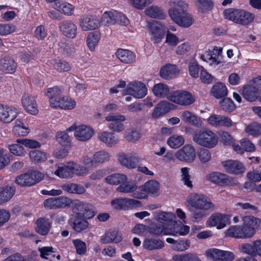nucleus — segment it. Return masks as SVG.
I'll list each match as a JSON object with an SVG mask.
<instances>
[{"label": "nucleus", "mask_w": 261, "mask_h": 261, "mask_svg": "<svg viewBox=\"0 0 261 261\" xmlns=\"http://www.w3.org/2000/svg\"><path fill=\"white\" fill-rule=\"evenodd\" d=\"M56 167L57 169L55 171V174L60 178L70 177L73 174L82 176L87 173L85 168L74 162L69 163L67 165L59 163L56 165Z\"/></svg>", "instance_id": "nucleus-1"}, {"label": "nucleus", "mask_w": 261, "mask_h": 261, "mask_svg": "<svg viewBox=\"0 0 261 261\" xmlns=\"http://www.w3.org/2000/svg\"><path fill=\"white\" fill-rule=\"evenodd\" d=\"M59 28L62 34L65 37L73 39L77 34V26L71 20H63L59 23Z\"/></svg>", "instance_id": "nucleus-16"}, {"label": "nucleus", "mask_w": 261, "mask_h": 261, "mask_svg": "<svg viewBox=\"0 0 261 261\" xmlns=\"http://www.w3.org/2000/svg\"><path fill=\"white\" fill-rule=\"evenodd\" d=\"M67 131H74V135L76 139L83 142L89 140L94 133L92 128L86 125L76 126L73 124L67 129Z\"/></svg>", "instance_id": "nucleus-6"}, {"label": "nucleus", "mask_w": 261, "mask_h": 261, "mask_svg": "<svg viewBox=\"0 0 261 261\" xmlns=\"http://www.w3.org/2000/svg\"><path fill=\"white\" fill-rule=\"evenodd\" d=\"M168 145L172 148H177L184 144L185 139L181 136L173 135L168 140Z\"/></svg>", "instance_id": "nucleus-53"}, {"label": "nucleus", "mask_w": 261, "mask_h": 261, "mask_svg": "<svg viewBox=\"0 0 261 261\" xmlns=\"http://www.w3.org/2000/svg\"><path fill=\"white\" fill-rule=\"evenodd\" d=\"M98 139L108 147H112L118 142L116 135L110 132H103L98 134Z\"/></svg>", "instance_id": "nucleus-26"}, {"label": "nucleus", "mask_w": 261, "mask_h": 261, "mask_svg": "<svg viewBox=\"0 0 261 261\" xmlns=\"http://www.w3.org/2000/svg\"><path fill=\"white\" fill-rule=\"evenodd\" d=\"M121 236L118 231L116 230H109L101 238V242L105 244L118 243L121 241Z\"/></svg>", "instance_id": "nucleus-28"}, {"label": "nucleus", "mask_w": 261, "mask_h": 261, "mask_svg": "<svg viewBox=\"0 0 261 261\" xmlns=\"http://www.w3.org/2000/svg\"><path fill=\"white\" fill-rule=\"evenodd\" d=\"M227 236L236 238L244 239L241 226L235 225L230 227L226 232Z\"/></svg>", "instance_id": "nucleus-51"}, {"label": "nucleus", "mask_w": 261, "mask_h": 261, "mask_svg": "<svg viewBox=\"0 0 261 261\" xmlns=\"http://www.w3.org/2000/svg\"><path fill=\"white\" fill-rule=\"evenodd\" d=\"M72 242L77 254L83 255L86 252V245L85 242L79 239L73 240Z\"/></svg>", "instance_id": "nucleus-61"}, {"label": "nucleus", "mask_w": 261, "mask_h": 261, "mask_svg": "<svg viewBox=\"0 0 261 261\" xmlns=\"http://www.w3.org/2000/svg\"><path fill=\"white\" fill-rule=\"evenodd\" d=\"M61 187L63 190L69 193L82 194L86 191L83 186L74 183L65 184Z\"/></svg>", "instance_id": "nucleus-36"}, {"label": "nucleus", "mask_w": 261, "mask_h": 261, "mask_svg": "<svg viewBox=\"0 0 261 261\" xmlns=\"http://www.w3.org/2000/svg\"><path fill=\"white\" fill-rule=\"evenodd\" d=\"M30 158L32 161L35 163L42 162L45 160V154L38 150H32L29 153Z\"/></svg>", "instance_id": "nucleus-57"}, {"label": "nucleus", "mask_w": 261, "mask_h": 261, "mask_svg": "<svg viewBox=\"0 0 261 261\" xmlns=\"http://www.w3.org/2000/svg\"><path fill=\"white\" fill-rule=\"evenodd\" d=\"M51 7L60 12L67 16L71 15L74 10L73 6L66 2L62 3H60V2L54 3L51 4Z\"/></svg>", "instance_id": "nucleus-33"}, {"label": "nucleus", "mask_w": 261, "mask_h": 261, "mask_svg": "<svg viewBox=\"0 0 261 261\" xmlns=\"http://www.w3.org/2000/svg\"><path fill=\"white\" fill-rule=\"evenodd\" d=\"M153 92L155 96L160 97H164L167 96L169 94V89L166 85L159 83L154 86Z\"/></svg>", "instance_id": "nucleus-43"}, {"label": "nucleus", "mask_w": 261, "mask_h": 261, "mask_svg": "<svg viewBox=\"0 0 261 261\" xmlns=\"http://www.w3.org/2000/svg\"><path fill=\"white\" fill-rule=\"evenodd\" d=\"M220 107L224 111L227 112H232L236 108L233 102L229 98H225L221 101Z\"/></svg>", "instance_id": "nucleus-56"}, {"label": "nucleus", "mask_w": 261, "mask_h": 261, "mask_svg": "<svg viewBox=\"0 0 261 261\" xmlns=\"http://www.w3.org/2000/svg\"><path fill=\"white\" fill-rule=\"evenodd\" d=\"M71 199L69 198L61 196L58 197L49 198L44 200V206L50 210H57L69 207L71 205Z\"/></svg>", "instance_id": "nucleus-9"}, {"label": "nucleus", "mask_w": 261, "mask_h": 261, "mask_svg": "<svg viewBox=\"0 0 261 261\" xmlns=\"http://www.w3.org/2000/svg\"><path fill=\"white\" fill-rule=\"evenodd\" d=\"M196 4L199 11L202 13L211 10L213 7L211 0H197Z\"/></svg>", "instance_id": "nucleus-54"}, {"label": "nucleus", "mask_w": 261, "mask_h": 261, "mask_svg": "<svg viewBox=\"0 0 261 261\" xmlns=\"http://www.w3.org/2000/svg\"><path fill=\"white\" fill-rule=\"evenodd\" d=\"M212 95L217 98H220L227 95V90L222 83L215 84L211 89Z\"/></svg>", "instance_id": "nucleus-38"}, {"label": "nucleus", "mask_w": 261, "mask_h": 261, "mask_svg": "<svg viewBox=\"0 0 261 261\" xmlns=\"http://www.w3.org/2000/svg\"><path fill=\"white\" fill-rule=\"evenodd\" d=\"M137 186L133 182L125 181L117 188L116 191L119 192L129 193L136 190Z\"/></svg>", "instance_id": "nucleus-49"}, {"label": "nucleus", "mask_w": 261, "mask_h": 261, "mask_svg": "<svg viewBox=\"0 0 261 261\" xmlns=\"http://www.w3.org/2000/svg\"><path fill=\"white\" fill-rule=\"evenodd\" d=\"M181 116L182 120L186 123L197 127H200L201 125L202 121L200 118L189 111L183 112Z\"/></svg>", "instance_id": "nucleus-29"}, {"label": "nucleus", "mask_w": 261, "mask_h": 261, "mask_svg": "<svg viewBox=\"0 0 261 261\" xmlns=\"http://www.w3.org/2000/svg\"><path fill=\"white\" fill-rule=\"evenodd\" d=\"M20 144H13L9 145L10 151L17 156H22L25 154L24 148L20 145Z\"/></svg>", "instance_id": "nucleus-62"}, {"label": "nucleus", "mask_w": 261, "mask_h": 261, "mask_svg": "<svg viewBox=\"0 0 261 261\" xmlns=\"http://www.w3.org/2000/svg\"><path fill=\"white\" fill-rule=\"evenodd\" d=\"M155 217L159 222L163 223L172 221L175 218V215L172 213L158 211L155 212Z\"/></svg>", "instance_id": "nucleus-44"}, {"label": "nucleus", "mask_w": 261, "mask_h": 261, "mask_svg": "<svg viewBox=\"0 0 261 261\" xmlns=\"http://www.w3.org/2000/svg\"><path fill=\"white\" fill-rule=\"evenodd\" d=\"M69 223L72 228L78 232L86 229L89 225L88 221L83 217L75 215H71Z\"/></svg>", "instance_id": "nucleus-22"}, {"label": "nucleus", "mask_w": 261, "mask_h": 261, "mask_svg": "<svg viewBox=\"0 0 261 261\" xmlns=\"http://www.w3.org/2000/svg\"><path fill=\"white\" fill-rule=\"evenodd\" d=\"M193 140L198 145L208 148L214 147L218 143L217 136L212 131L201 129L195 133Z\"/></svg>", "instance_id": "nucleus-3"}, {"label": "nucleus", "mask_w": 261, "mask_h": 261, "mask_svg": "<svg viewBox=\"0 0 261 261\" xmlns=\"http://www.w3.org/2000/svg\"><path fill=\"white\" fill-rule=\"evenodd\" d=\"M15 182L21 187H30L33 185L34 180L30 177V173H27L17 176Z\"/></svg>", "instance_id": "nucleus-41"}, {"label": "nucleus", "mask_w": 261, "mask_h": 261, "mask_svg": "<svg viewBox=\"0 0 261 261\" xmlns=\"http://www.w3.org/2000/svg\"><path fill=\"white\" fill-rule=\"evenodd\" d=\"M222 165L225 170L229 173L239 174L244 171L243 164L237 160H227L222 162Z\"/></svg>", "instance_id": "nucleus-19"}, {"label": "nucleus", "mask_w": 261, "mask_h": 261, "mask_svg": "<svg viewBox=\"0 0 261 261\" xmlns=\"http://www.w3.org/2000/svg\"><path fill=\"white\" fill-rule=\"evenodd\" d=\"M93 156L94 159V162H95L96 165L108 162L110 158L109 153L105 150L96 152L94 154Z\"/></svg>", "instance_id": "nucleus-52"}, {"label": "nucleus", "mask_w": 261, "mask_h": 261, "mask_svg": "<svg viewBox=\"0 0 261 261\" xmlns=\"http://www.w3.org/2000/svg\"><path fill=\"white\" fill-rule=\"evenodd\" d=\"M147 231L153 235H167L169 234V231L164 228L161 224H154L147 228Z\"/></svg>", "instance_id": "nucleus-50"}, {"label": "nucleus", "mask_w": 261, "mask_h": 261, "mask_svg": "<svg viewBox=\"0 0 261 261\" xmlns=\"http://www.w3.org/2000/svg\"><path fill=\"white\" fill-rule=\"evenodd\" d=\"M206 179L215 184H226L228 181V176L220 172H212L206 176Z\"/></svg>", "instance_id": "nucleus-30"}, {"label": "nucleus", "mask_w": 261, "mask_h": 261, "mask_svg": "<svg viewBox=\"0 0 261 261\" xmlns=\"http://www.w3.org/2000/svg\"><path fill=\"white\" fill-rule=\"evenodd\" d=\"M15 192L14 187L6 186L0 189V204L9 200Z\"/></svg>", "instance_id": "nucleus-35"}, {"label": "nucleus", "mask_w": 261, "mask_h": 261, "mask_svg": "<svg viewBox=\"0 0 261 261\" xmlns=\"http://www.w3.org/2000/svg\"><path fill=\"white\" fill-rule=\"evenodd\" d=\"M139 160V157L135 153H121L118 156V161L120 164L130 169L136 168Z\"/></svg>", "instance_id": "nucleus-15"}, {"label": "nucleus", "mask_w": 261, "mask_h": 261, "mask_svg": "<svg viewBox=\"0 0 261 261\" xmlns=\"http://www.w3.org/2000/svg\"><path fill=\"white\" fill-rule=\"evenodd\" d=\"M226 19L237 23L247 25L251 22L254 18V14L243 10L229 8L224 11Z\"/></svg>", "instance_id": "nucleus-2"}, {"label": "nucleus", "mask_w": 261, "mask_h": 261, "mask_svg": "<svg viewBox=\"0 0 261 261\" xmlns=\"http://www.w3.org/2000/svg\"><path fill=\"white\" fill-rule=\"evenodd\" d=\"M193 22L194 19L192 15L186 11L179 18L177 24L181 27L186 28L190 27Z\"/></svg>", "instance_id": "nucleus-48"}, {"label": "nucleus", "mask_w": 261, "mask_h": 261, "mask_svg": "<svg viewBox=\"0 0 261 261\" xmlns=\"http://www.w3.org/2000/svg\"><path fill=\"white\" fill-rule=\"evenodd\" d=\"M178 72L176 65L166 64L161 69L160 74L162 77L168 80L176 75Z\"/></svg>", "instance_id": "nucleus-31"}, {"label": "nucleus", "mask_w": 261, "mask_h": 261, "mask_svg": "<svg viewBox=\"0 0 261 261\" xmlns=\"http://www.w3.org/2000/svg\"><path fill=\"white\" fill-rule=\"evenodd\" d=\"M258 91L255 85H248L243 87L242 94L243 97L248 101H254L257 98V94Z\"/></svg>", "instance_id": "nucleus-25"}, {"label": "nucleus", "mask_w": 261, "mask_h": 261, "mask_svg": "<svg viewBox=\"0 0 261 261\" xmlns=\"http://www.w3.org/2000/svg\"><path fill=\"white\" fill-rule=\"evenodd\" d=\"M143 246L149 250L159 249L164 246V243L159 239L146 238L143 243Z\"/></svg>", "instance_id": "nucleus-32"}, {"label": "nucleus", "mask_w": 261, "mask_h": 261, "mask_svg": "<svg viewBox=\"0 0 261 261\" xmlns=\"http://www.w3.org/2000/svg\"><path fill=\"white\" fill-rule=\"evenodd\" d=\"M207 223L211 226H216L217 229H220L229 223V217L226 214L215 213L210 217Z\"/></svg>", "instance_id": "nucleus-14"}, {"label": "nucleus", "mask_w": 261, "mask_h": 261, "mask_svg": "<svg viewBox=\"0 0 261 261\" xmlns=\"http://www.w3.org/2000/svg\"><path fill=\"white\" fill-rule=\"evenodd\" d=\"M173 261H202L195 253H189L173 256Z\"/></svg>", "instance_id": "nucleus-46"}, {"label": "nucleus", "mask_w": 261, "mask_h": 261, "mask_svg": "<svg viewBox=\"0 0 261 261\" xmlns=\"http://www.w3.org/2000/svg\"><path fill=\"white\" fill-rule=\"evenodd\" d=\"M16 142L30 148H35L40 146V143L35 140L20 139H17Z\"/></svg>", "instance_id": "nucleus-58"}, {"label": "nucleus", "mask_w": 261, "mask_h": 261, "mask_svg": "<svg viewBox=\"0 0 261 261\" xmlns=\"http://www.w3.org/2000/svg\"><path fill=\"white\" fill-rule=\"evenodd\" d=\"M1 69L7 73H13L16 68L14 60L10 57H4L0 62Z\"/></svg>", "instance_id": "nucleus-34"}, {"label": "nucleus", "mask_w": 261, "mask_h": 261, "mask_svg": "<svg viewBox=\"0 0 261 261\" xmlns=\"http://www.w3.org/2000/svg\"><path fill=\"white\" fill-rule=\"evenodd\" d=\"M147 89L144 84L140 82L130 83L125 90V94L130 95L136 98H142L146 94Z\"/></svg>", "instance_id": "nucleus-11"}, {"label": "nucleus", "mask_w": 261, "mask_h": 261, "mask_svg": "<svg viewBox=\"0 0 261 261\" xmlns=\"http://www.w3.org/2000/svg\"><path fill=\"white\" fill-rule=\"evenodd\" d=\"M58 142L62 146H68L70 144V139L65 132H58L56 135Z\"/></svg>", "instance_id": "nucleus-63"}, {"label": "nucleus", "mask_w": 261, "mask_h": 261, "mask_svg": "<svg viewBox=\"0 0 261 261\" xmlns=\"http://www.w3.org/2000/svg\"><path fill=\"white\" fill-rule=\"evenodd\" d=\"M23 107L29 113L32 114L37 113L36 102L35 97L29 94H24L21 98Z\"/></svg>", "instance_id": "nucleus-20"}, {"label": "nucleus", "mask_w": 261, "mask_h": 261, "mask_svg": "<svg viewBox=\"0 0 261 261\" xmlns=\"http://www.w3.org/2000/svg\"><path fill=\"white\" fill-rule=\"evenodd\" d=\"M168 4L170 7L168 10L169 16L177 24L179 18L187 11L188 5L182 0H171Z\"/></svg>", "instance_id": "nucleus-5"}, {"label": "nucleus", "mask_w": 261, "mask_h": 261, "mask_svg": "<svg viewBox=\"0 0 261 261\" xmlns=\"http://www.w3.org/2000/svg\"><path fill=\"white\" fill-rule=\"evenodd\" d=\"M127 180V178L126 176L122 173H114L108 176L105 179L106 182L114 185L119 184L120 185L121 183L126 181Z\"/></svg>", "instance_id": "nucleus-37"}, {"label": "nucleus", "mask_w": 261, "mask_h": 261, "mask_svg": "<svg viewBox=\"0 0 261 261\" xmlns=\"http://www.w3.org/2000/svg\"><path fill=\"white\" fill-rule=\"evenodd\" d=\"M211 153L206 149H202L198 153V157L202 163H206L211 159Z\"/></svg>", "instance_id": "nucleus-64"}, {"label": "nucleus", "mask_w": 261, "mask_h": 261, "mask_svg": "<svg viewBox=\"0 0 261 261\" xmlns=\"http://www.w3.org/2000/svg\"><path fill=\"white\" fill-rule=\"evenodd\" d=\"M35 224V231L42 236L47 234L51 228V222L48 218H39L36 220Z\"/></svg>", "instance_id": "nucleus-23"}, {"label": "nucleus", "mask_w": 261, "mask_h": 261, "mask_svg": "<svg viewBox=\"0 0 261 261\" xmlns=\"http://www.w3.org/2000/svg\"><path fill=\"white\" fill-rule=\"evenodd\" d=\"M144 12L146 15L151 18L163 19L165 17L162 9L157 6L149 7L145 9Z\"/></svg>", "instance_id": "nucleus-40"}, {"label": "nucleus", "mask_w": 261, "mask_h": 261, "mask_svg": "<svg viewBox=\"0 0 261 261\" xmlns=\"http://www.w3.org/2000/svg\"><path fill=\"white\" fill-rule=\"evenodd\" d=\"M190 245V241L189 240H181L176 241V242L172 245V249L177 251H184L187 250Z\"/></svg>", "instance_id": "nucleus-55"}, {"label": "nucleus", "mask_w": 261, "mask_h": 261, "mask_svg": "<svg viewBox=\"0 0 261 261\" xmlns=\"http://www.w3.org/2000/svg\"><path fill=\"white\" fill-rule=\"evenodd\" d=\"M17 114V110L15 108L0 103V121L2 122L10 123L15 119Z\"/></svg>", "instance_id": "nucleus-17"}, {"label": "nucleus", "mask_w": 261, "mask_h": 261, "mask_svg": "<svg viewBox=\"0 0 261 261\" xmlns=\"http://www.w3.org/2000/svg\"><path fill=\"white\" fill-rule=\"evenodd\" d=\"M53 108H60L65 110H71L74 108L76 105V102L71 98L68 97H62L59 98L57 104Z\"/></svg>", "instance_id": "nucleus-39"}, {"label": "nucleus", "mask_w": 261, "mask_h": 261, "mask_svg": "<svg viewBox=\"0 0 261 261\" xmlns=\"http://www.w3.org/2000/svg\"><path fill=\"white\" fill-rule=\"evenodd\" d=\"M169 100L181 106H188L193 103L195 99L192 94L186 91H176L168 96Z\"/></svg>", "instance_id": "nucleus-8"}, {"label": "nucleus", "mask_w": 261, "mask_h": 261, "mask_svg": "<svg viewBox=\"0 0 261 261\" xmlns=\"http://www.w3.org/2000/svg\"><path fill=\"white\" fill-rule=\"evenodd\" d=\"M146 195L156 193L159 189V183L155 180H149L143 185Z\"/></svg>", "instance_id": "nucleus-45"}, {"label": "nucleus", "mask_w": 261, "mask_h": 261, "mask_svg": "<svg viewBox=\"0 0 261 261\" xmlns=\"http://www.w3.org/2000/svg\"><path fill=\"white\" fill-rule=\"evenodd\" d=\"M175 156L180 161L192 163L196 158L195 148L192 145H186L176 151Z\"/></svg>", "instance_id": "nucleus-10"}, {"label": "nucleus", "mask_w": 261, "mask_h": 261, "mask_svg": "<svg viewBox=\"0 0 261 261\" xmlns=\"http://www.w3.org/2000/svg\"><path fill=\"white\" fill-rule=\"evenodd\" d=\"M246 131L252 136H258L261 134V125L257 123H253L246 127Z\"/></svg>", "instance_id": "nucleus-60"}, {"label": "nucleus", "mask_w": 261, "mask_h": 261, "mask_svg": "<svg viewBox=\"0 0 261 261\" xmlns=\"http://www.w3.org/2000/svg\"><path fill=\"white\" fill-rule=\"evenodd\" d=\"M172 105L167 101H162L157 104L151 114L153 118L156 119L161 116L168 113Z\"/></svg>", "instance_id": "nucleus-24"}, {"label": "nucleus", "mask_w": 261, "mask_h": 261, "mask_svg": "<svg viewBox=\"0 0 261 261\" xmlns=\"http://www.w3.org/2000/svg\"><path fill=\"white\" fill-rule=\"evenodd\" d=\"M71 207L72 212L75 215L91 219L96 213V208L91 203L85 202L79 200H71Z\"/></svg>", "instance_id": "nucleus-4"}, {"label": "nucleus", "mask_w": 261, "mask_h": 261, "mask_svg": "<svg viewBox=\"0 0 261 261\" xmlns=\"http://www.w3.org/2000/svg\"><path fill=\"white\" fill-rule=\"evenodd\" d=\"M116 55L121 62L125 64H133L136 61L135 54L128 49H118L116 53Z\"/></svg>", "instance_id": "nucleus-21"}, {"label": "nucleus", "mask_w": 261, "mask_h": 261, "mask_svg": "<svg viewBox=\"0 0 261 261\" xmlns=\"http://www.w3.org/2000/svg\"><path fill=\"white\" fill-rule=\"evenodd\" d=\"M125 120L126 118L124 115L115 113H110L105 118V120L109 122L108 124V128L116 133L124 130L125 126L122 122Z\"/></svg>", "instance_id": "nucleus-7"}, {"label": "nucleus", "mask_w": 261, "mask_h": 261, "mask_svg": "<svg viewBox=\"0 0 261 261\" xmlns=\"http://www.w3.org/2000/svg\"><path fill=\"white\" fill-rule=\"evenodd\" d=\"M149 29L151 35V40L154 44L160 43L165 35V30L164 27L160 22L153 21L150 23Z\"/></svg>", "instance_id": "nucleus-13"}, {"label": "nucleus", "mask_w": 261, "mask_h": 261, "mask_svg": "<svg viewBox=\"0 0 261 261\" xmlns=\"http://www.w3.org/2000/svg\"><path fill=\"white\" fill-rule=\"evenodd\" d=\"M189 211L191 212V219L193 222H199L206 216L205 210L195 207V206L190 205Z\"/></svg>", "instance_id": "nucleus-42"}, {"label": "nucleus", "mask_w": 261, "mask_h": 261, "mask_svg": "<svg viewBox=\"0 0 261 261\" xmlns=\"http://www.w3.org/2000/svg\"><path fill=\"white\" fill-rule=\"evenodd\" d=\"M191 206L201 208L204 210L214 209L215 205L210 201V199L204 195L194 194L193 198L189 201Z\"/></svg>", "instance_id": "nucleus-12"}, {"label": "nucleus", "mask_w": 261, "mask_h": 261, "mask_svg": "<svg viewBox=\"0 0 261 261\" xmlns=\"http://www.w3.org/2000/svg\"><path fill=\"white\" fill-rule=\"evenodd\" d=\"M100 39L99 34L97 32L90 33L87 37V44L91 51H94Z\"/></svg>", "instance_id": "nucleus-47"}, {"label": "nucleus", "mask_w": 261, "mask_h": 261, "mask_svg": "<svg viewBox=\"0 0 261 261\" xmlns=\"http://www.w3.org/2000/svg\"><path fill=\"white\" fill-rule=\"evenodd\" d=\"M61 93L62 90L58 86H55L47 89L45 94L49 98L50 105L52 108L57 104L59 98H61L60 97Z\"/></svg>", "instance_id": "nucleus-27"}, {"label": "nucleus", "mask_w": 261, "mask_h": 261, "mask_svg": "<svg viewBox=\"0 0 261 261\" xmlns=\"http://www.w3.org/2000/svg\"><path fill=\"white\" fill-rule=\"evenodd\" d=\"M100 22L95 16H86L80 19V26L84 31L94 30L97 29Z\"/></svg>", "instance_id": "nucleus-18"}, {"label": "nucleus", "mask_w": 261, "mask_h": 261, "mask_svg": "<svg viewBox=\"0 0 261 261\" xmlns=\"http://www.w3.org/2000/svg\"><path fill=\"white\" fill-rule=\"evenodd\" d=\"M243 224L255 230L260 220L252 216H245L243 218Z\"/></svg>", "instance_id": "nucleus-59"}]
</instances>
